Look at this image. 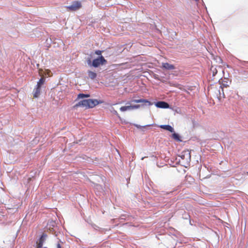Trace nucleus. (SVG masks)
<instances>
[{
	"label": "nucleus",
	"mask_w": 248,
	"mask_h": 248,
	"mask_svg": "<svg viewBox=\"0 0 248 248\" xmlns=\"http://www.w3.org/2000/svg\"><path fill=\"white\" fill-rule=\"evenodd\" d=\"M47 225L48 227L47 229L48 231L52 234H54L55 236L57 237V239L59 240L57 244L56 248H62L60 243H63V242L60 239V236H62V234L60 232L59 227L56 225V222L51 220L48 222Z\"/></svg>",
	"instance_id": "nucleus-1"
},
{
	"label": "nucleus",
	"mask_w": 248,
	"mask_h": 248,
	"mask_svg": "<svg viewBox=\"0 0 248 248\" xmlns=\"http://www.w3.org/2000/svg\"><path fill=\"white\" fill-rule=\"evenodd\" d=\"M87 62L89 66L94 68H98L101 65H104L107 63V61L103 56H98L97 58L94 59L92 61L91 59H88Z\"/></svg>",
	"instance_id": "nucleus-2"
},
{
	"label": "nucleus",
	"mask_w": 248,
	"mask_h": 248,
	"mask_svg": "<svg viewBox=\"0 0 248 248\" xmlns=\"http://www.w3.org/2000/svg\"><path fill=\"white\" fill-rule=\"evenodd\" d=\"M181 159V160H179V163L181 165L185 167H186V165H189V163L191 160V155L190 152L187 150L183 151L178 155Z\"/></svg>",
	"instance_id": "nucleus-3"
},
{
	"label": "nucleus",
	"mask_w": 248,
	"mask_h": 248,
	"mask_svg": "<svg viewBox=\"0 0 248 248\" xmlns=\"http://www.w3.org/2000/svg\"><path fill=\"white\" fill-rule=\"evenodd\" d=\"M81 7L80 2L78 1H73L71 5L68 6L67 8L71 11H75L78 10Z\"/></svg>",
	"instance_id": "nucleus-4"
},
{
	"label": "nucleus",
	"mask_w": 248,
	"mask_h": 248,
	"mask_svg": "<svg viewBox=\"0 0 248 248\" xmlns=\"http://www.w3.org/2000/svg\"><path fill=\"white\" fill-rule=\"evenodd\" d=\"M131 102L136 103H143L141 104V106H149L153 105V103L149 101L147 99H133L131 100Z\"/></svg>",
	"instance_id": "nucleus-5"
},
{
	"label": "nucleus",
	"mask_w": 248,
	"mask_h": 248,
	"mask_svg": "<svg viewBox=\"0 0 248 248\" xmlns=\"http://www.w3.org/2000/svg\"><path fill=\"white\" fill-rule=\"evenodd\" d=\"M155 105L156 107L160 108H170V106L167 102L163 101H157L155 103Z\"/></svg>",
	"instance_id": "nucleus-6"
},
{
	"label": "nucleus",
	"mask_w": 248,
	"mask_h": 248,
	"mask_svg": "<svg viewBox=\"0 0 248 248\" xmlns=\"http://www.w3.org/2000/svg\"><path fill=\"white\" fill-rule=\"evenodd\" d=\"M99 101L97 99H88L87 108H93L99 104Z\"/></svg>",
	"instance_id": "nucleus-7"
},
{
	"label": "nucleus",
	"mask_w": 248,
	"mask_h": 248,
	"mask_svg": "<svg viewBox=\"0 0 248 248\" xmlns=\"http://www.w3.org/2000/svg\"><path fill=\"white\" fill-rule=\"evenodd\" d=\"M87 104H88V99H84V100H82L79 101L76 104H75L73 108H78L79 107H85L86 108H87Z\"/></svg>",
	"instance_id": "nucleus-8"
},
{
	"label": "nucleus",
	"mask_w": 248,
	"mask_h": 248,
	"mask_svg": "<svg viewBox=\"0 0 248 248\" xmlns=\"http://www.w3.org/2000/svg\"><path fill=\"white\" fill-rule=\"evenodd\" d=\"M162 67L168 70H173L175 69V66L174 65L170 64L168 62L162 63Z\"/></svg>",
	"instance_id": "nucleus-9"
},
{
	"label": "nucleus",
	"mask_w": 248,
	"mask_h": 248,
	"mask_svg": "<svg viewBox=\"0 0 248 248\" xmlns=\"http://www.w3.org/2000/svg\"><path fill=\"white\" fill-rule=\"evenodd\" d=\"M159 127L171 133L174 132V128L169 124H162L160 125Z\"/></svg>",
	"instance_id": "nucleus-10"
},
{
	"label": "nucleus",
	"mask_w": 248,
	"mask_h": 248,
	"mask_svg": "<svg viewBox=\"0 0 248 248\" xmlns=\"http://www.w3.org/2000/svg\"><path fill=\"white\" fill-rule=\"evenodd\" d=\"M41 88L36 86V87L34 89L33 93V97L34 98H37L39 96V95L40 94Z\"/></svg>",
	"instance_id": "nucleus-11"
},
{
	"label": "nucleus",
	"mask_w": 248,
	"mask_h": 248,
	"mask_svg": "<svg viewBox=\"0 0 248 248\" xmlns=\"http://www.w3.org/2000/svg\"><path fill=\"white\" fill-rule=\"evenodd\" d=\"M87 74L88 77L92 80L94 79L97 77V74L95 72L91 70H88L87 71Z\"/></svg>",
	"instance_id": "nucleus-12"
},
{
	"label": "nucleus",
	"mask_w": 248,
	"mask_h": 248,
	"mask_svg": "<svg viewBox=\"0 0 248 248\" xmlns=\"http://www.w3.org/2000/svg\"><path fill=\"white\" fill-rule=\"evenodd\" d=\"M173 134H172L171 137L172 139H173L174 140L179 141L181 142L182 141L181 140V137L180 136V135L177 133H175L174 131V132H172Z\"/></svg>",
	"instance_id": "nucleus-13"
},
{
	"label": "nucleus",
	"mask_w": 248,
	"mask_h": 248,
	"mask_svg": "<svg viewBox=\"0 0 248 248\" xmlns=\"http://www.w3.org/2000/svg\"><path fill=\"white\" fill-rule=\"evenodd\" d=\"M220 88L221 89V90L219 89L217 90V92L219 93V95L217 96V98L219 100H220L222 98L225 97L223 88L222 87V86H220Z\"/></svg>",
	"instance_id": "nucleus-14"
},
{
	"label": "nucleus",
	"mask_w": 248,
	"mask_h": 248,
	"mask_svg": "<svg viewBox=\"0 0 248 248\" xmlns=\"http://www.w3.org/2000/svg\"><path fill=\"white\" fill-rule=\"evenodd\" d=\"M46 80L45 77H42L37 83L36 85L37 87L41 88L42 86L44 84Z\"/></svg>",
	"instance_id": "nucleus-15"
},
{
	"label": "nucleus",
	"mask_w": 248,
	"mask_h": 248,
	"mask_svg": "<svg viewBox=\"0 0 248 248\" xmlns=\"http://www.w3.org/2000/svg\"><path fill=\"white\" fill-rule=\"evenodd\" d=\"M47 236V235L46 233H43L39 238V243L43 244V243H44V241H45V240L46 239Z\"/></svg>",
	"instance_id": "nucleus-16"
},
{
	"label": "nucleus",
	"mask_w": 248,
	"mask_h": 248,
	"mask_svg": "<svg viewBox=\"0 0 248 248\" xmlns=\"http://www.w3.org/2000/svg\"><path fill=\"white\" fill-rule=\"evenodd\" d=\"M120 110L123 112L125 111H128V110H131V105L123 106L120 108Z\"/></svg>",
	"instance_id": "nucleus-17"
},
{
	"label": "nucleus",
	"mask_w": 248,
	"mask_h": 248,
	"mask_svg": "<svg viewBox=\"0 0 248 248\" xmlns=\"http://www.w3.org/2000/svg\"><path fill=\"white\" fill-rule=\"evenodd\" d=\"M171 110H172L173 111H174L175 113H178V114H181L182 111L181 109L180 108L174 107H171L170 108Z\"/></svg>",
	"instance_id": "nucleus-18"
},
{
	"label": "nucleus",
	"mask_w": 248,
	"mask_h": 248,
	"mask_svg": "<svg viewBox=\"0 0 248 248\" xmlns=\"http://www.w3.org/2000/svg\"><path fill=\"white\" fill-rule=\"evenodd\" d=\"M240 75H242V78H248V71L246 70L242 71L240 72Z\"/></svg>",
	"instance_id": "nucleus-19"
},
{
	"label": "nucleus",
	"mask_w": 248,
	"mask_h": 248,
	"mask_svg": "<svg viewBox=\"0 0 248 248\" xmlns=\"http://www.w3.org/2000/svg\"><path fill=\"white\" fill-rule=\"evenodd\" d=\"M211 71L212 72V76L215 77L217 73V68L212 66L211 68Z\"/></svg>",
	"instance_id": "nucleus-20"
},
{
	"label": "nucleus",
	"mask_w": 248,
	"mask_h": 248,
	"mask_svg": "<svg viewBox=\"0 0 248 248\" xmlns=\"http://www.w3.org/2000/svg\"><path fill=\"white\" fill-rule=\"evenodd\" d=\"M95 187L96 189L98 190L100 192L104 191L102 186L99 184H96L95 186Z\"/></svg>",
	"instance_id": "nucleus-21"
},
{
	"label": "nucleus",
	"mask_w": 248,
	"mask_h": 248,
	"mask_svg": "<svg viewBox=\"0 0 248 248\" xmlns=\"http://www.w3.org/2000/svg\"><path fill=\"white\" fill-rule=\"evenodd\" d=\"M152 125V124H147V125H144V126H141V125H139L138 124H134V126L135 127H136L137 128H139V129H141V128H145L146 126H151Z\"/></svg>",
	"instance_id": "nucleus-22"
},
{
	"label": "nucleus",
	"mask_w": 248,
	"mask_h": 248,
	"mask_svg": "<svg viewBox=\"0 0 248 248\" xmlns=\"http://www.w3.org/2000/svg\"><path fill=\"white\" fill-rule=\"evenodd\" d=\"M131 110L133 109H137L140 108V107H142L141 105H131Z\"/></svg>",
	"instance_id": "nucleus-23"
},
{
	"label": "nucleus",
	"mask_w": 248,
	"mask_h": 248,
	"mask_svg": "<svg viewBox=\"0 0 248 248\" xmlns=\"http://www.w3.org/2000/svg\"><path fill=\"white\" fill-rule=\"evenodd\" d=\"M102 52H103L102 51L100 50H96L94 52V53L96 55H98V56H102Z\"/></svg>",
	"instance_id": "nucleus-24"
},
{
	"label": "nucleus",
	"mask_w": 248,
	"mask_h": 248,
	"mask_svg": "<svg viewBox=\"0 0 248 248\" xmlns=\"http://www.w3.org/2000/svg\"><path fill=\"white\" fill-rule=\"evenodd\" d=\"M84 98V93H80L78 95V99H81Z\"/></svg>",
	"instance_id": "nucleus-25"
},
{
	"label": "nucleus",
	"mask_w": 248,
	"mask_h": 248,
	"mask_svg": "<svg viewBox=\"0 0 248 248\" xmlns=\"http://www.w3.org/2000/svg\"><path fill=\"white\" fill-rule=\"evenodd\" d=\"M43 244H41L40 243H39L37 245V247L36 248H42V247H43Z\"/></svg>",
	"instance_id": "nucleus-26"
},
{
	"label": "nucleus",
	"mask_w": 248,
	"mask_h": 248,
	"mask_svg": "<svg viewBox=\"0 0 248 248\" xmlns=\"http://www.w3.org/2000/svg\"><path fill=\"white\" fill-rule=\"evenodd\" d=\"M111 112L114 114H115V115H118V112H117L116 110H115L114 108H113V110L111 111Z\"/></svg>",
	"instance_id": "nucleus-27"
},
{
	"label": "nucleus",
	"mask_w": 248,
	"mask_h": 248,
	"mask_svg": "<svg viewBox=\"0 0 248 248\" xmlns=\"http://www.w3.org/2000/svg\"><path fill=\"white\" fill-rule=\"evenodd\" d=\"M90 94H84V98H87V97H90Z\"/></svg>",
	"instance_id": "nucleus-28"
},
{
	"label": "nucleus",
	"mask_w": 248,
	"mask_h": 248,
	"mask_svg": "<svg viewBox=\"0 0 248 248\" xmlns=\"http://www.w3.org/2000/svg\"><path fill=\"white\" fill-rule=\"evenodd\" d=\"M222 87H227L228 85L227 83H223L222 85H221Z\"/></svg>",
	"instance_id": "nucleus-29"
},
{
	"label": "nucleus",
	"mask_w": 248,
	"mask_h": 248,
	"mask_svg": "<svg viewBox=\"0 0 248 248\" xmlns=\"http://www.w3.org/2000/svg\"><path fill=\"white\" fill-rule=\"evenodd\" d=\"M31 180V178H29L28 179V180H29V181H30Z\"/></svg>",
	"instance_id": "nucleus-30"
},
{
	"label": "nucleus",
	"mask_w": 248,
	"mask_h": 248,
	"mask_svg": "<svg viewBox=\"0 0 248 248\" xmlns=\"http://www.w3.org/2000/svg\"><path fill=\"white\" fill-rule=\"evenodd\" d=\"M247 175H248V171L247 172Z\"/></svg>",
	"instance_id": "nucleus-31"
},
{
	"label": "nucleus",
	"mask_w": 248,
	"mask_h": 248,
	"mask_svg": "<svg viewBox=\"0 0 248 248\" xmlns=\"http://www.w3.org/2000/svg\"><path fill=\"white\" fill-rule=\"evenodd\" d=\"M0 248H1V247H0Z\"/></svg>",
	"instance_id": "nucleus-32"
}]
</instances>
